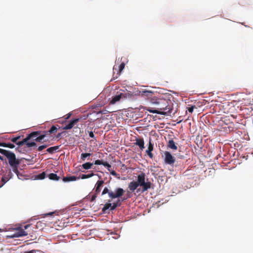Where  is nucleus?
I'll return each instance as SVG.
<instances>
[{
	"label": "nucleus",
	"mask_w": 253,
	"mask_h": 253,
	"mask_svg": "<svg viewBox=\"0 0 253 253\" xmlns=\"http://www.w3.org/2000/svg\"><path fill=\"white\" fill-rule=\"evenodd\" d=\"M151 102L155 105V107L154 109H146L149 112L164 115H169L171 113L169 100L154 97L151 99Z\"/></svg>",
	"instance_id": "nucleus-1"
},
{
	"label": "nucleus",
	"mask_w": 253,
	"mask_h": 253,
	"mask_svg": "<svg viewBox=\"0 0 253 253\" xmlns=\"http://www.w3.org/2000/svg\"><path fill=\"white\" fill-rule=\"evenodd\" d=\"M139 186L142 187L141 191L142 193L147 191L151 188L152 183L150 181H145V174L141 172L137 175V181H135Z\"/></svg>",
	"instance_id": "nucleus-2"
},
{
	"label": "nucleus",
	"mask_w": 253,
	"mask_h": 253,
	"mask_svg": "<svg viewBox=\"0 0 253 253\" xmlns=\"http://www.w3.org/2000/svg\"><path fill=\"white\" fill-rule=\"evenodd\" d=\"M124 190L122 188H118L115 190V193L112 191H109L107 187H105L102 192V195L108 194L109 198L111 199H115L121 197L124 193Z\"/></svg>",
	"instance_id": "nucleus-3"
},
{
	"label": "nucleus",
	"mask_w": 253,
	"mask_h": 253,
	"mask_svg": "<svg viewBox=\"0 0 253 253\" xmlns=\"http://www.w3.org/2000/svg\"><path fill=\"white\" fill-rule=\"evenodd\" d=\"M10 166L12 168L13 171L15 173L17 176H19V171L18 169V166L19 164V161L16 159V156L13 153L7 158Z\"/></svg>",
	"instance_id": "nucleus-4"
},
{
	"label": "nucleus",
	"mask_w": 253,
	"mask_h": 253,
	"mask_svg": "<svg viewBox=\"0 0 253 253\" xmlns=\"http://www.w3.org/2000/svg\"><path fill=\"white\" fill-rule=\"evenodd\" d=\"M162 157H164V161L166 164L172 166L175 162L174 157L169 151H165Z\"/></svg>",
	"instance_id": "nucleus-5"
},
{
	"label": "nucleus",
	"mask_w": 253,
	"mask_h": 253,
	"mask_svg": "<svg viewBox=\"0 0 253 253\" xmlns=\"http://www.w3.org/2000/svg\"><path fill=\"white\" fill-rule=\"evenodd\" d=\"M139 186L135 181H131L128 186V189L131 192H134L135 190H137L136 192L138 193L140 192V189H137L138 187Z\"/></svg>",
	"instance_id": "nucleus-6"
},
{
	"label": "nucleus",
	"mask_w": 253,
	"mask_h": 253,
	"mask_svg": "<svg viewBox=\"0 0 253 253\" xmlns=\"http://www.w3.org/2000/svg\"><path fill=\"white\" fill-rule=\"evenodd\" d=\"M80 119H74L71 120L69 123L65 125V126L63 127V129H70L73 127V126L79 122Z\"/></svg>",
	"instance_id": "nucleus-7"
},
{
	"label": "nucleus",
	"mask_w": 253,
	"mask_h": 253,
	"mask_svg": "<svg viewBox=\"0 0 253 253\" xmlns=\"http://www.w3.org/2000/svg\"><path fill=\"white\" fill-rule=\"evenodd\" d=\"M28 235V233L25 231L24 229L19 228L17 229L16 232L13 234V237H20L25 236Z\"/></svg>",
	"instance_id": "nucleus-8"
},
{
	"label": "nucleus",
	"mask_w": 253,
	"mask_h": 253,
	"mask_svg": "<svg viewBox=\"0 0 253 253\" xmlns=\"http://www.w3.org/2000/svg\"><path fill=\"white\" fill-rule=\"evenodd\" d=\"M40 134V131H34L29 134L26 138L27 141H29L31 139L35 140V139L37 138V136L39 135Z\"/></svg>",
	"instance_id": "nucleus-9"
},
{
	"label": "nucleus",
	"mask_w": 253,
	"mask_h": 253,
	"mask_svg": "<svg viewBox=\"0 0 253 253\" xmlns=\"http://www.w3.org/2000/svg\"><path fill=\"white\" fill-rule=\"evenodd\" d=\"M153 151V144L151 142V140H149V145H148V149L146 150V152L148 155V156L151 158L152 159L153 157V155L152 153V152Z\"/></svg>",
	"instance_id": "nucleus-10"
},
{
	"label": "nucleus",
	"mask_w": 253,
	"mask_h": 253,
	"mask_svg": "<svg viewBox=\"0 0 253 253\" xmlns=\"http://www.w3.org/2000/svg\"><path fill=\"white\" fill-rule=\"evenodd\" d=\"M104 183L103 180H98L96 182L95 187V193L98 194L101 191V187H102Z\"/></svg>",
	"instance_id": "nucleus-11"
},
{
	"label": "nucleus",
	"mask_w": 253,
	"mask_h": 253,
	"mask_svg": "<svg viewBox=\"0 0 253 253\" xmlns=\"http://www.w3.org/2000/svg\"><path fill=\"white\" fill-rule=\"evenodd\" d=\"M135 144L138 146L139 148L143 150L144 148V142L143 138H136Z\"/></svg>",
	"instance_id": "nucleus-12"
},
{
	"label": "nucleus",
	"mask_w": 253,
	"mask_h": 253,
	"mask_svg": "<svg viewBox=\"0 0 253 253\" xmlns=\"http://www.w3.org/2000/svg\"><path fill=\"white\" fill-rule=\"evenodd\" d=\"M167 147L172 150H176L177 147L172 139H169L167 143Z\"/></svg>",
	"instance_id": "nucleus-13"
},
{
	"label": "nucleus",
	"mask_w": 253,
	"mask_h": 253,
	"mask_svg": "<svg viewBox=\"0 0 253 253\" xmlns=\"http://www.w3.org/2000/svg\"><path fill=\"white\" fill-rule=\"evenodd\" d=\"M122 94L120 93V94L116 95L113 97H112L111 100L110 101V104H114L116 102H118L122 98Z\"/></svg>",
	"instance_id": "nucleus-14"
},
{
	"label": "nucleus",
	"mask_w": 253,
	"mask_h": 253,
	"mask_svg": "<svg viewBox=\"0 0 253 253\" xmlns=\"http://www.w3.org/2000/svg\"><path fill=\"white\" fill-rule=\"evenodd\" d=\"M79 177H76L75 176H69L64 177L62 179V180L64 182H67L72 181H76V180L79 179Z\"/></svg>",
	"instance_id": "nucleus-15"
},
{
	"label": "nucleus",
	"mask_w": 253,
	"mask_h": 253,
	"mask_svg": "<svg viewBox=\"0 0 253 253\" xmlns=\"http://www.w3.org/2000/svg\"><path fill=\"white\" fill-rule=\"evenodd\" d=\"M0 153L4 155L7 158H8L13 153L11 151H8V150H6L0 148Z\"/></svg>",
	"instance_id": "nucleus-16"
},
{
	"label": "nucleus",
	"mask_w": 253,
	"mask_h": 253,
	"mask_svg": "<svg viewBox=\"0 0 253 253\" xmlns=\"http://www.w3.org/2000/svg\"><path fill=\"white\" fill-rule=\"evenodd\" d=\"M59 149V146H55L50 147L47 149L46 151L50 154L54 153L55 151H57Z\"/></svg>",
	"instance_id": "nucleus-17"
},
{
	"label": "nucleus",
	"mask_w": 253,
	"mask_h": 253,
	"mask_svg": "<svg viewBox=\"0 0 253 253\" xmlns=\"http://www.w3.org/2000/svg\"><path fill=\"white\" fill-rule=\"evenodd\" d=\"M48 177L51 180L56 181L59 180L60 178V177L57 176L56 174L53 173H51L48 174Z\"/></svg>",
	"instance_id": "nucleus-18"
},
{
	"label": "nucleus",
	"mask_w": 253,
	"mask_h": 253,
	"mask_svg": "<svg viewBox=\"0 0 253 253\" xmlns=\"http://www.w3.org/2000/svg\"><path fill=\"white\" fill-rule=\"evenodd\" d=\"M91 155V153H82L81 155V159L83 161H85L86 159L88 160L89 157Z\"/></svg>",
	"instance_id": "nucleus-19"
},
{
	"label": "nucleus",
	"mask_w": 253,
	"mask_h": 253,
	"mask_svg": "<svg viewBox=\"0 0 253 253\" xmlns=\"http://www.w3.org/2000/svg\"><path fill=\"white\" fill-rule=\"evenodd\" d=\"M93 163H91L90 162H86L82 165V167L83 169H89L91 168V167L93 166Z\"/></svg>",
	"instance_id": "nucleus-20"
},
{
	"label": "nucleus",
	"mask_w": 253,
	"mask_h": 253,
	"mask_svg": "<svg viewBox=\"0 0 253 253\" xmlns=\"http://www.w3.org/2000/svg\"><path fill=\"white\" fill-rule=\"evenodd\" d=\"M57 131V128L55 126H52L48 131L45 132L46 134H51L56 132Z\"/></svg>",
	"instance_id": "nucleus-21"
},
{
	"label": "nucleus",
	"mask_w": 253,
	"mask_h": 253,
	"mask_svg": "<svg viewBox=\"0 0 253 253\" xmlns=\"http://www.w3.org/2000/svg\"><path fill=\"white\" fill-rule=\"evenodd\" d=\"M46 135V133L43 134H40L39 135L37 136V138L35 139V141L36 142H42V139L45 137Z\"/></svg>",
	"instance_id": "nucleus-22"
},
{
	"label": "nucleus",
	"mask_w": 253,
	"mask_h": 253,
	"mask_svg": "<svg viewBox=\"0 0 253 253\" xmlns=\"http://www.w3.org/2000/svg\"><path fill=\"white\" fill-rule=\"evenodd\" d=\"M45 172H42L41 173L35 175V178L37 179H43L45 177Z\"/></svg>",
	"instance_id": "nucleus-23"
},
{
	"label": "nucleus",
	"mask_w": 253,
	"mask_h": 253,
	"mask_svg": "<svg viewBox=\"0 0 253 253\" xmlns=\"http://www.w3.org/2000/svg\"><path fill=\"white\" fill-rule=\"evenodd\" d=\"M94 175V173L93 172H91L90 173H89L88 174H82L81 175V178L84 179H86V178H90L92 176H93V175Z\"/></svg>",
	"instance_id": "nucleus-24"
},
{
	"label": "nucleus",
	"mask_w": 253,
	"mask_h": 253,
	"mask_svg": "<svg viewBox=\"0 0 253 253\" xmlns=\"http://www.w3.org/2000/svg\"><path fill=\"white\" fill-rule=\"evenodd\" d=\"M27 147L30 148L33 146H37V144L35 142H29L28 141L26 142L25 144Z\"/></svg>",
	"instance_id": "nucleus-25"
},
{
	"label": "nucleus",
	"mask_w": 253,
	"mask_h": 253,
	"mask_svg": "<svg viewBox=\"0 0 253 253\" xmlns=\"http://www.w3.org/2000/svg\"><path fill=\"white\" fill-rule=\"evenodd\" d=\"M28 141L27 140L26 138L23 139L22 141H17L16 144L18 145L19 146H23L24 144H26V142Z\"/></svg>",
	"instance_id": "nucleus-26"
},
{
	"label": "nucleus",
	"mask_w": 253,
	"mask_h": 253,
	"mask_svg": "<svg viewBox=\"0 0 253 253\" xmlns=\"http://www.w3.org/2000/svg\"><path fill=\"white\" fill-rule=\"evenodd\" d=\"M3 147H8L9 148H14L15 145L12 143L3 142Z\"/></svg>",
	"instance_id": "nucleus-27"
},
{
	"label": "nucleus",
	"mask_w": 253,
	"mask_h": 253,
	"mask_svg": "<svg viewBox=\"0 0 253 253\" xmlns=\"http://www.w3.org/2000/svg\"><path fill=\"white\" fill-rule=\"evenodd\" d=\"M111 204L110 203H107L104 206V207L102 209V211L105 212L108 209H109L110 208H111Z\"/></svg>",
	"instance_id": "nucleus-28"
},
{
	"label": "nucleus",
	"mask_w": 253,
	"mask_h": 253,
	"mask_svg": "<svg viewBox=\"0 0 253 253\" xmlns=\"http://www.w3.org/2000/svg\"><path fill=\"white\" fill-rule=\"evenodd\" d=\"M125 64L124 63H122L119 66V74L120 75L121 72L125 68Z\"/></svg>",
	"instance_id": "nucleus-29"
},
{
	"label": "nucleus",
	"mask_w": 253,
	"mask_h": 253,
	"mask_svg": "<svg viewBox=\"0 0 253 253\" xmlns=\"http://www.w3.org/2000/svg\"><path fill=\"white\" fill-rule=\"evenodd\" d=\"M104 163V162H103L101 160H95L93 163V164L96 165H103Z\"/></svg>",
	"instance_id": "nucleus-30"
},
{
	"label": "nucleus",
	"mask_w": 253,
	"mask_h": 253,
	"mask_svg": "<svg viewBox=\"0 0 253 253\" xmlns=\"http://www.w3.org/2000/svg\"><path fill=\"white\" fill-rule=\"evenodd\" d=\"M21 138V136H17L16 137H13L11 139V141L14 143H16L18 141V140H19Z\"/></svg>",
	"instance_id": "nucleus-31"
},
{
	"label": "nucleus",
	"mask_w": 253,
	"mask_h": 253,
	"mask_svg": "<svg viewBox=\"0 0 253 253\" xmlns=\"http://www.w3.org/2000/svg\"><path fill=\"white\" fill-rule=\"evenodd\" d=\"M9 179V178L6 177V176H3L1 178V181L2 182V184L1 186L4 185L7 181H8Z\"/></svg>",
	"instance_id": "nucleus-32"
},
{
	"label": "nucleus",
	"mask_w": 253,
	"mask_h": 253,
	"mask_svg": "<svg viewBox=\"0 0 253 253\" xmlns=\"http://www.w3.org/2000/svg\"><path fill=\"white\" fill-rule=\"evenodd\" d=\"M48 146L46 144H45V145H41V146H40L38 148V150L39 151H41L43 149L46 148Z\"/></svg>",
	"instance_id": "nucleus-33"
},
{
	"label": "nucleus",
	"mask_w": 253,
	"mask_h": 253,
	"mask_svg": "<svg viewBox=\"0 0 253 253\" xmlns=\"http://www.w3.org/2000/svg\"><path fill=\"white\" fill-rule=\"evenodd\" d=\"M103 166L106 167L109 171H110V168L111 167V166L108 162H104Z\"/></svg>",
	"instance_id": "nucleus-34"
},
{
	"label": "nucleus",
	"mask_w": 253,
	"mask_h": 253,
	"mask_svg": "<svg viewBox=\"0 0 253 253\" xmlns=\"http://www.w3.org/2000/svg\"><path fill=\"white\" fill-rule=\"evenodd\" d=\"M121 206V204H115L114 203H113V205L112 206L111 205V210H115L117 207H119V206Z\"/></svg>",
	"instance_id": "nucleus-35"
},
{
	"label": "nucleus",
	"mask_w": 253,
	"mask_h": 253,
	"mask_svg": "<svg viewBox=\"0 0 253 253\" xmlns=\"http://www.w3.org/2000/svg\"><path fill=\"white\" fill-rule=\"evenodd\" d=\"M144 94L146 96H152L153 94V92L150 91H143Z\"/></svg>",
	"instance_id": "nucleus-36"
},
{
	"label": "nucleus",
	"mask_w": 253,
	"mask_h": 253,
	"mask_svg": "<svg viewBox=\"0 0 253 253\" xmlns=\"http://www.w3.org/2000/svg\"><path fill=\"white\" fill-rule=\"evenodd\" d=\"M97 193H95L94 194H93L91 197V198H90V201L91 202H93L94 201H95V200L96 199L97 196Z\"/></svg>",
	"instance_id": "nucleus-37"
},
{
	"label": "nucleus",
	"mask_w": 253,
	"mask_h": 253,
	"mask_svg": "<svg viewBox=\"0 0 253 253\" xmlns=\"http://www.w3.org/2000/svg\"><path fill=\"white\" fill-rule=\"evenodd\" d=\"M195 108V106H192L188 108V110L190 113H192L193 112L194 109Z\"/></svg>",
	"instance_id": "nucleus-38"
},
{
	"label": "nucleus",
	"mask_w": 253,
	"mask_h": 253,
	"mask_svg": "<svg viewBox=\"0 0 253 253\" xmlns=\"http://www.w3.org/2000/svg\"><path fill=\"white\" fill-rule=\"evenodd\" d=\"M110 173H111L112 175L115 176H116V177H117V175H118V174L116 172V171H114V170H110Z\"/></svg>",
	"instance_id": "nucleus-39"
},
{
	"label": "nucleus",
	"mask_w": 253,
	"mask_h": 253,
	"mask_svg": "<svg viewBox=\"0 0 253 253\" xmlns=\"http://www.w3.org/2000/svg\"><path fill=\"white\" fill-rule=\"evenodd\" d=\"M36 252V251L34 250L30 251H25L23 252L22 253H35Z\"/></svg>",
	"instance_id": "nucleus-40"
},
{
	"label": "nucleus",
	"mask_w": 253,
	"mask_h": 253,
	"mask_svg": "<svg viewBox=\"0 0 253 253\" xmlns=\"http://www.w3.org/2000/svg\"><path fill=\"white\" fill-rule=\"evenodd\" d=\"M89 136L91 138H94V133H93V132L92 131H90L89 132Z\"/></svg>",
	"instance_id": "nucleus-41"
},
{
	"label": "nucleus",
	"mask_w": 253,
	"mask_h": 253,
	"mask_svg": "<svg viewBox=\"0 0 253 253\" xmlns=\"http://www.w3.org/2000/svg\"><path fill=\"white\" fill-rule=\"evenodd\" d=\"M19 176H17L19 179H23L24 175L19 172Z\"/></svg>",
	"instance_id": "nucleus-42"
},
{
	"label": "nucleus",
	"mask_w": 253,
	"mask_h": 253,
	"mask_svg": "<svg viewBox=\"0 0 253 253\" xmlns=\"http://www.w3.org/2000/svg\"><path fill=\"white\" fill-rule=\"evenodd\" d=\"M71 115V113L67 114V117H65V119H68Z\"/></svg>",
	"instance_id": "nucleus-43"
},
{
	"label": "nucleus",
	"mask_w": 253,
	"mask_h": 253,
	"mask_svg": "<svg viewBox=\"0 0 253 253\" xmlns=\"http://www.w3.org/2000/svg\"><path fill=\"white\" fill-rule=\"evenodd\" d=\"M29 226H30V225H29V224H28V225H25V226H24V230H25V229H27Z\"/></svg>",
	"instance_id": "nucleus-44"
},
{
	"label": "nucleus",
	"mask_w": 253,
	"mask_h": 253,
	"mask_svg": "<svg viewBox=\"0 0 253 253\" xmlns=\"http://www.w3.org/2000/svg\"><path fill=\"white\" fill-rule=\"evenodd\" d=\"M61 133H59L57 135L56 137H57V138H59V137L61 136Z\"/></svg>",
	"instance_id": "nucleus-45"
},
{
	"label": "nucleus",
	"mask_w": 253,
	"mask_h": 253,
	"mask_svg": "<svg viewBox=\"0 0 253 253\" xmlns=\"http://www.w3.org/2000/svg\"><path fill=\"white\" fill-rule=\"evenodd\" d=\"M115 204H121L120 203V200H118L117 202L116 203H114Z\"/></svg>",
	"instance_id": "nucleus-46"
},
{
	"label": "nucleus",
	"mask_w": 253,
	"mask_h": 253,
	"mask_svg": "<svg viewBox=\"0 0 253 253\" xmlns=\"http://www.w3.org/2000/svg\"><path fill=\"white\" fill-rule=\"evenodd\" d=\"M0 160L1 161H3L4 159L3 157L0 155Z\"/></svg>",
	"instance_id": "nucleus-47"
},
{
	"label": "nucleus",
	"mask_w": 253,
	"mask_h": 253,
	"mask_svg": "<svg viewBox=\"0 0 253 253\" xmlns=\"http://www.w3.org/2000/svg\"><path fill=\"white\" fill-rule=\"evenodd\" d=\"M130 195H128V196H127L126 198L122 200V201H123L124 200H126V199H127V198H130Z\"/></svg>",
	"instance_id": "nucleus-48"
},
{
	"label": "nucleus",
	"mask_w": 253,
	"mask_h": 253,
	"mask_svg": "<svg viewBox=\"0 0 253 253\" xmlns=\"http://www.w3.org/2000/svg\"><path fill=\"white\" fill-rule=\"evenodd\" d=\"M53 213V212H49L48 213H47L46 215H52V214Z\"/></svg>",
	"instance_id": "nucleus-49"
},
{
	"label": "nucleus",
	"mask_w": 253,
	"mask_h": 253,
	"mask_svg": "<svg viewBox=\"0 0 253 253\" xmlns=\"http://www.w3.org/2000/svg\"><path fill=\"white\" fill-rule=\"evenodd\" d=\"M99 113H101V114H105V112L104 111H100L99 112Z\"/></svg>",
	"instance_id": "nucleus-50"
},
{
	"label": "nucleus",
	"mask_w": 253,
	"mask_h": 253,
	"mask_svg": "<svg viewBox=\"0 0 253 253\" xmlns=\"http://www.w3.org/2000/svg\"><path fill=\"white\" fill-rule=\"evenodd\" d=\"M3 142H0V146L3 147Z\"/></svg>",
	"instance_id": "nucleus-51"
},
{
	"label": "nucleus",
	"mask_w": 253,
	"mask_h": 253,
	"mask_svg": "<svg viewBox=\"0 0 253 253\" xmlns=\"http://www.w3.org/2000/svg\"><path fill=\"white\" fill-rule=\"evenodd\" d=\"M2 231V230L0 228V231Z\"/></svg>",
	"instance_id": "nucleus-52"
},
{
	"label": "nucleus",
	"mask_w": 253,
	"mask_h": 253,
	"mask_svg": "<svg viewBox=\"0 0 253 253\" xmlns=\"http://www.w3.org/2000/svg\"><path fill=\"white\" fill-rule=\"evenodd\" d=\"M1 187V186H0V187Z\"/></svg>",
	"instance_id": "nucleus-53"
}]
</instances>
